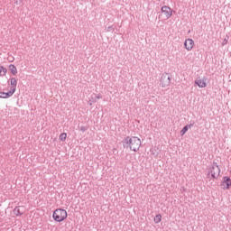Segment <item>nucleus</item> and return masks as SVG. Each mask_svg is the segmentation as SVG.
<instances>
[{"mask_svg": "<svg viewBox=\"0 0 231 231\" xmlns=\"http://www.w3.org/2000/svg\"><path fill=\"white\" fill-rule=\"evenodd\" d=\"M228 43V39L227 38H225L222 42H221V46L224 47L226 46V44Z\"/></svg>", "mask_w": 231, "mask_h": 231, "instance_id": "f3484780", "label": "nucleus"}, {"mask_svg": "<svg viewBox=\"0 0 231 231\" xmlns=\"http://www.w3.org/2000/svg\"><path fill=\"white\" fill-rule=\"evenodd\" d=\"M13 61H14V60H11V62H13Z\"/></svg>", "mask_w": 231, "mask_h": 231, "instance_id": "4be33fe9", "label": "nucleus"}, {"mask_svg": "<svg viewBox=\"0 0 231 231\" xmlns=\"http://www.w3.org/2000/svg\"><path fill=\"white\" fill-rule=\"evenodd\" d=\"M9 70L11 71V73L14 75V76H16L17 73H18V70H17V68L14 64H10L9 65Z\"/></svg>", "mask_w": 231, "mask_h": 231, "instance_id": "9b49d317", "label": "nucleus"}, {"mask_svg": "<svg viewBox=\"0 0 231 231\" xmlns=\"http://www.w3.org/2000/svg\"><path fill=\"white\" fill-rule=\"evenodd\" d=\"M161 13L165 16L166 20H169L172 16L173 10L168 5H163L161 8Z\"/></svg>", "mask_w": 231, "mask_h": 231, "instance_id": "20e7f679", "label": "nucleus"}, {"mask_svg": "<svg viewBox=\"0 0 231 231\" xmlns=\"http://www.w3.org/2000/svg\"><path fill=\"white\" fill-rule=\"evenodd\" d=\"M194 46H195V42H194L193 39H191V38L185 39V41H184V49L187 51H191L193 50Z\"/></svg>", "mask_w": 231, "mask_h": 231, "instance_id": "39448f33", "label": "nucleus"}, {"mask_svg": "<svg viewBox=\"0 0 231 231\" xmlns=\"http://www.w3.org/2000/svg\"><path fill=\"white\" fill-rule=\"evenodd\" d=\"M14 94V91H12L11 89L8 92L0 91V98L6 99L11 97Z\"/></svg>", "mask_w": 231, "mask_h": 231, "instance_id": "9d476101", "label": "nucleus"}, {"mask_svg": "<svg viewBox=\"0 0 231 231\" xmlns=\"http://www.w3.org/2000/svg\"><path fill=\"white\" fill-rule=\"evenodd\" d=\"M124 143L129 146L131 151L134 152L139 151L142 144L139 137H125Z\"/></svg>", "mask_w": 231, "mask_h": 231, "instance_id": "f257e3e1", "label": "nucleus"}, {"mask_svg": "<svg viewBox=\"0 0 231 231\" xmlns=\"http://www.w3.org/2000/svg\"><path fill=\"white\" fill-rule=\"evenodd\" d=\"M21 208H23V207H16L14 209V214L17 217L22 216L23 214V211H22Z\"/></svg>", "mask_w": 231, "mask_h": 231, "instance_id": "f8f14e48", "label": "nucleus"}, {"mask_svg": "<svg viewBox=\"0 0 231 231\" xmlns=\"http://www.w3.org/2000/svg\"><path fill=\"white\" fill-rule=\"evenodd\" d=\"M171 75L167 72L162 73L161 75V78H160V86L162 88H169L171 86Z\"/></svg>", "mask_w": 231, "mask_h": 231, "instance_id": "7ed1b4c3", "label": "nucleus"}, {"mask_svg": "<svg viewBox=\"0 0 231 231\" xmlns=\"http://www.w3.org/2000/svg\"><path fill=\"white\" fill-rule=\"evenodd\" d=\"M89 105L92 106V105H93V102H90Z\"/></svg>", "mask_w": 231, "mask_h": 231, "instance_id": "412c9836", "label": "nucleus"}, {"mask_svg": "<svg viewBox=\"0 0 231 231\" xmlns=\"http://www.w3.org/2000/svg\"><path fill=\"white\" fill-rule=\"evenodd\" d=\"M68 217V213L66 210L62 208H58L54 210V213H52V218L56 222H62Z\"/></svg>", "mask_w": 231, "mask_h": 231, "instance_id": "f03ea898", "label": "nucleus"}, {"mask_svg": "<svg viewBox=\"0 0 231 231\" xmlns=\"http://www.w3.org/2000/svg\"><path fill=\"white\" fill-rule=\"evenodd\" d=\"M195 85H197L199 88H207V79L203 78V79H195L194 81Z\"/></svg>", "mask_w": 231, "mask_h": 231, "instance_id": "6e6552de", "label": "nucleus"}, {"mask_svg": "<svg viewBox=\"0 0 231 231\" xmlns=\"http://www.w3.org/2000/svg\"><path fill=\"white\" fill-rule=\"evenodd\" d=\"M188 131H189L188 126H183V128L180 132V136H183Z\"/></svg>", "mask_w": 231, "mask_h": 231, "instance_id": "2eb2a0df", "label": "nucleus"}, {"mask_svg": "<svg viewBox=\"0 0 231 231\" xmlns=\"http://www.w3.org/2000/svg\"><path fill=\"white\" fill-rule=\"evenodd\" d=\"M230 187H231V179H230V177H223L222 189H229Z\"/></svg>", "mask_w": 231, "mask_h": 231, "instance_id": "1a4fd4ad", "label": "nucleus"}, {"mask_svg": "<svg viewBox=\"0 0 231 231\" xmlns=\"http://www.w3.org/2000/svg\"><path fill=\"white\" fill-rule=\"evenodd\" d=\"M195 125V122L192 121L189 125H186V127H188V129H191V127H193Z\"/></svg>", "mask_w": 231, "mask_h": 231, "instance_id": "a211bd4d", "label": "nucleus"}, {"mask_svg": "<svg viewBox=\"0 0 231 231\" xmlns=\"http://www.w3.org/2000/svg\"><path fill=\"white\" fill-rule=\"evenodd\" d=\"M102 98V96L100 95V94H97V96H96V99H101Z\"/></svg>", "mask_w": 231, "mask_h": 231, "instance_id": "aec40b11", "label": "nucleus"}, {"mask_svg": "<svg viewBox=\"0 0 231 231\" xmlns=\"http://www.w3.org/2000/svg\"><path fill=\"white\" fill-rule=\"evenodd\" d=\"M79 131L85 133L86 131H88V126H79Z\"/></svg>", "mask_w": 231, "mask_h": 231, "instance_id": "6ab92c4d", "label": "nucleus"}, {"mask_svg": "<svg viewBox=\"0 0 231 231\" xmlns=\"http://www.w3.org/2000/svg\"><path fill=\"white\" fill-rule=\"evenodd\" d=\"M8 84H9V86H11L10 90L12 92L15 93L16 88H17V84H18V81H17L16 78L15 77L10 78V79L8 80Z\"/></svg>", "mask_w": 231, "mask_h": 231, "instance_id": "0eeeda50", "label": "nucleus"}, {"mask_svg": "<svg viewBox=\"0 0 231 231\" xmlns=\"http://www.w3.org/2000/svg\"><path fill=\"white\" fill-rule=\"evenodd\" d=\"M230 181H231V179H230Z\"/></svg>", "mask_w": 231, "mask_h": 231, "instance_id": "5701e85b", "label": "nucleus"}, {"mask_svg": "<svg viewBox=\"0 0 231 231\" xmlns=\"http://www.w3.org/2000/svg\"><path fill=\"white\" fill-rule=\"evenodd\" d=\"M220 172H221V170H220L218 164H213V166L210 170L211 177L214 179H217L219 177Z\"/></svg>", "mask_w": 231, "mask_h": 231, "instance_id": "423d86ee", "label": "nucleus"}, {"mask_svg": "<svg viewBox=\"0 0 231 231\" xmlns=\"http://www.w3.org/2000/svg\"><path fill=\"white\" fill-rule=\"evenodd\" d=\"M67 139V134H60V141L64 142Z\"/></svg>", "mask_w": 231, "mask_h": 231, "instance_id": "dca6fc26", "label": "nucleus"}, {"mask_svg": "<svg viewBox=\"0 0 231 231\" xmlns=\"http://www.w3.org/2000/svg\"><path fill=\"white\" fill-rule=\"evenodd\" d=\"M7 74V69L4 67L3 65L0 66V76L1 77H5Z\"/></svg>", "mask_w": 231, "mask_h": 231, "instance_id": "ddd939ff", "label": "nucleus"}, {"mask_svg": "<svg viewBox=\"0 0 231 231\" xmlns=\"http://www.w3.org/2000/svg\"><path fill=\"white\" fill-rule=\"evenodd\" d=\"M153 222L155 224H159L160 222H162V215H156L153 218Z\"/></svg>", "mask_w": 231, "mask_h": 231, "instance_id": "4468645a", "label": "nucleus"}]
</instances>
